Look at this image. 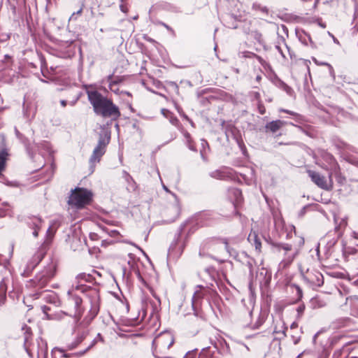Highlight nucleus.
I'll return each mask as SVG.
<instances>
[{"label":"nucleus","mask_w":358,"mask_h":358,"mask_svg":"<svg viewBox=\"0 0 358 358\" xmlns=\"http://www.w3.org/2000/svg\"><path fill=\"white\" fill-rule=\"evenodd\" d=\"M87 94L96 114L114 120L120 117L121 113L118 107L111 100L103 96L97 91H87Z\"/></svg>","instance_id":"obj_1"},{"label":"nucleus","mask_w":358,"mask_h":358,"mask_svg":"<svg viewBox=\"0 0 358 358\" xmlns=\"http://www.w3.org/2000/svg\"><path fill=\"white\" fill-rule=\"evenodd\" d=\"M92 196L93 194L91 191L87 189L77 187L71 190L68 203L76 208H83L86 205L90 203Z\"/></svg>","instance_id":"obj_2"},{"label":"nucleus","mask_w":358,"mask_h":358,"mask_svg":"<svg viewBox=\"0 0 358 358\" xmlns=\"http://www.w3.org/2000/svg\"><path fill=\"white\" fill-rule=\"evenodd\" d=\"M82 299L73 295L70 291L68 292V296L64 301V313L70 316L78 317L82 313Z\"/></svg>","instance_id":"obj_3"},{"label":"nucleus","mask_w":358,"mask_h":358,"mask_svg":"<svg viewBox=\"0 0 358 358\" xmlns=\"http://www.w3.org/2000/svg\"><path fill=\"white\" fill-rule=\"evenodd\" d=\"M173 338L169 334H163L159 336L153 341L155 352L164 355L173 345Z\"/></svg>","instance_id":"obj_4"},{"label":"nucleus","mask_w":358,"mask_h":358,"mask_svg":"<svg viewBox=\"0 0 358 358\" xmlns=\"http://www.w3.org/2000/svg\"><path fill=\"white\" fill-rule=\"evenodd\" d=\"M307 173L311 180L319 187L325 190H331L333 189L332 174L329 175V179L321 175L320 173L312 170H308Z\"/></svg>","instance_id":"obj_5"},{"label":"nucleus","mask_w":358,"mask_h":358,"mask_svg":"<svg viewBox=\"0 0 358 358\" xmlns=\"http://www.w3.org/2000/svg\"><path fill=\"white\" fill-rule=\"evenodd\" d=\"M55 275V266L51 265L50 268L38 274L35 279L36 286L43 287L50 278Z\"/></svg>","instance_id":"obj_6"},{"label":"nucleus","mask_w":358,"mask_h":358,"mask_svg":"<svg viewBox=\"0 0 358 358\" xmlns=\"http://www.w3.org/2000/svg\"><path fill=\"white\" fill-rule=\"evenodd\" d=\"M46 253V248L42 245L27 262V271H31L42 260Z\"/></svg>","instance_id":"obj_7"},{"label":"nucleus","mask_w":358,"mask_h":358,"mask_svg":"<svg viewBox=\"0 0 358 358\" xmlns=\"http://www.w3.org/2000/svg\"><path fill=\"white\" fill-rule=\"evenodd\" d=\"M106 145L107 143L104 140H99L90 158L91 162H99L100 160L101 156L105 153Z\"/></svg>","instance_id":"obj_8"},{"label":"nucleus","mask_w":358,"mask_h":358,"mask_svg":"<svg viewBox=\"0 0 358 358\" xmlns=\"http://www.w3.org/2000/svg\"><path fill=\"white\" fill-rule=\"evenodd\" d=\"M285 125V122L284 121L278 120L268 122L265 126V129L266 131L275 133Z\"/></svg>","instance_id":"obj_9"},{"label":"nucleus","mask_w":358,"mask_h":358,"mask_svg":"<svg viewBox=\"0 0 358 358\" xmlns=\"http://www.w3.org/2000/svg\"><path fill=\"white\" fill-rule=\"evenodd\" d=\"M248 239L250 241H254V245H255L256 250L258 252H260L261 248H262V243H261L260 241L259 240V238H257V236L255 234H250L249 237H248Z\"/></svg>","instance_id":"obj_10"},{"label":"nucleus","mask_w":358,"mask_h":358,"mask_svg":"<svg viewBox=\"0 0 358 358\" xmlns=\"http://www.w3.org/2000/svg\"><path fill=\"white\" fill-rule=\"evenodd\" d=\"M280 20L285 22H291L294 20H298V17L296 15H293L290 13H282L280 15H279Z\"/></svg>","instance_id":"obj_11"},{"label":"nucleus","mask_w":358,"mask_h":358,"mask_svg":"<svg viewBox=\"0 0 358 358\" xmlns=\"http://www.w3.org/2000/svg\"><path fill=\"white\" fill-rule=\"evenodd\" d=\"M6 160V154L5 152L0 153V176L3 171Z\"/></svg>","instance_id":"obj_12"},{"label":"nucleus","mask_w":358,"mask_h":358,"mask_svg":"<svg viewBox=\"0 0 358 358\" xmlns=\"http://www.w3.org/2000/svg\"><path fill=\"white\" fill-rule=\"evenodd\" d=\"M184 136H185V138H186L187 143V145H188V146H189V148L190 150H195V148H194V145L192 144V143H191V141H192V140H191L190 134H189V133H187V132H185V133L184 134Z\"/></svg>","instance_id":"obj_13"},{"label":"nucleus","mask_w":358,"mask_h":358,"mask_svg":"<svg viewBox=\"0 0 358 358\" xmlns=\"http://www.w3.org/2000/svg\"><path fill=\"white\" fill-rule=\"evenodd\" d=\"M278 248L279 252L283 250L285 252V254H286L287 252L290 251L292 250V246L288 244L280 245L278 246Z\"/></svg>","instance_id":"obj_14"},{"label":"nucleus","mask_w":358,"mask_h":358,"mask_svg":"<svg viewBox=\"0 0 358 358\" xmlns=\"http://www.w3.org/2000/svg\"><path fill=\"white\" fill-rule=\"evenodd\" d=\"M336 177L338 182H339L340 184H343L345 182V178L342 176L340 171H337L336 173Z\"/></svg>","instance_id":"obj_15"},{"label":"nucleus","mask_w":358,"mask_h":358,"mask_svg":"<svg viewBox=\"0 0 358 358\" xmlns=\"http://www.w3.org/2000/svg\"><path fill=\"white\" fill-rule=\"evenodd\" d=\"M41 220L40 218H38V217H34V220H33V225L35 228L36 229H39L40 227V225H41Z\"/></svg>","instance_id":"obj_16"},{"label":"nucleus","mask_w":358,"mask_h":358,"mask_svg":"<svg viewBox=\"0 0 358 358\" xmlns=\"http://www.w3.org/2000/svg\"><path fill=\"white\" fill-rule=\"evenodd\" d=\"M325 159L330 164H335L336 166L337 164L335 163V161H334V157H332V155H326L325 156Z\"/></svg>","instance_id":"obj_17"},{"label":"nucleus","mask_w":358,"mask_h":358,"mask_svg":"<svg viewBox=\"0 0 358 358\" xmlns=\"http://www.w3.org/2000/svg\"><path fill=\"white\" fill-rule=\"evenodd\" d=\"M252 8L255 10L257 9H261L263 12H266L267 11V9L266 7H261L260 5L257 4V3H253V6H252Z\"/></svg>","instance_id":"obj_18"},{"label":"nucleus","mask_w":358,"mask_h":358,"mask_svg":"<svg viewBox=\"0 0 358 358\" xmlns=\"http://www.w3.org/2000/svg\"><path fill=\"white\" fill-rule=\"evenodd\" d=\"M258 109H259V112L263 115L266 112V109H265V107L262 104V103H259L258 105Z\"/></svg>","instance_id":"obj_19"},{"label":"nucleus","mask_w":358,"mask_h":358,"mask_svg":"<svg viewBox=\"0 0 358 358\" xmlns=\"http://www.w3.org/2000/svg\"><path fill=\"white\" fill-rule=\"evenodd\" d=\"M81 12H82V9H80L79 10H78V11H77V13H73V14H72V15L70 17L69 20H70V21H71V20H76L77 19H76V15H78V14H80V13H81Z\"/></svg>","instance_id":"obj_20"},{"label":"nucleus","mask_w":358,"mask_h":358,"mask_svg":"<svg viewBox=\"0 0 358 358\" xmlns=\"http://www.w3.org/2000/svg\"><path fill=\"white\" fill-rule=\"evenodd\" d=\"M280 111L284 112L287 114H289V115H294L293 112L288 110L281 109Z\"/></svg>","instance_id":"obj_21"},{"label":"nucleus","mask_w":358,"mask_h":358,"mask_svg":"<svg viewBox=\"0 0 358 358\" xmlns=\"http://www.w3.org/2000/svg\"><path fill=\"white\" fill-rule=\"evenodd\" d=\"M299 340H300V338H299V337L294 338V343L295 345H296V344H297V343H299Z\"/></svg>","instance_id":"obj_22"},{"label":"nucleus","mask_w":358,"mask_h":358,"mask_svg":"<svg viewBox=\"0 0 358 358\" xmlns=\"http://www.w3.org/2000/svg\"><path fill=\"white\" fill-rule=\"evenodd\" d=\"M304 310V307L300 306L298 308L297 310L299 313H302Z\"/></svg>","instance_id":"obj_23"},{"label":"nucleus","mask_w":358,"mask_h":358,"mask_svg":"<svg viewBox=\"0 0 358 358\" xmlns=\"http://www.w3.org/2000/svg\"><path fill=\"white\" fill-rule=\"evenodd\" d=\"M38 229L35 228L34 231L33 232L34 236L36 237L38 236Z\"/></svg>","instance_id":"obj_24"},{"label":"nucleus","mask_w":358,"mask_h":358,"mask_svg":"<svg viewBox=\"0 0 358 358\" xmlns=\"http://www.w3.org/2000/svg\"><path fill=\"white\" fill-rule=\"evenodd\" d=\"M115 84V82H111V83H110V85H109V87H110V89L111 90H113V86Z\"/></svg>","instance_id":"obj_25"},{"label":"nucleus","mask_w":358,"mask_h":358,"mask_svg":"<svg viewBox=\"0 0 358 358\" xmlns=\"http://www.w3.org/2000/svg\"><path fill=\"white\" fill-rule=\"evenodd\" d=\"M61 103H62V105L63 106H66V101H64V100H63V101H61Z\"/></svg>","instance_id":"obj_26"},{"label":"nucleus","mask_w":358,"mask_h":358,"mask_svg":"<svg viewBox=\"0 0 358 358\" xmlns=\"http://www.w3.org/2000/svg\"><path fill=\"white\" fill-rule=\"evenodd\" d=\"M261 78H262L261 76H257L256 78L257 81H259L261 80Z\"/></svg>","instance_id":"obj_27"},{"label":"nucleus","mask_w":358,"mask_h":358,"mask_svg":"<svg viewBox=\"0 0 358 358\" xmlns=\"http://www.w3.org/2000/svg\"><path fill=\"white\" fill-rule=\"evenodd\" d=\"M255 97H256L257 99H259V94L258 92H257V93L255 94Z\"/></svg>","instance_id":"obj_28"},{"label":"nucleus","mask_w":358,"mask_h":358,"mask_svg":"<svg viewBox=\"0 0 358 358\" xmlns=\"http://www.w3.org/2000/svg\"><path fill=\"white\" fill-rule=\"evenodd\" d=\"M235 194H241V192H239V190L236 189V190H235Z\"/></svg>","instance_id":"obj_29"},{"label":"nucleus","mask_w":358,"mask_h":358,"mask_svg":"<svg viewBox=\"0 0 358 358\" xmlns=\"http://www.w3.org/2000/svg\"><path fill=\"white\" fill-rule=\"evenodd\" d=\"M164 189L165 191L169 192V190L168 189V188L166 186H164Z\"/></svg>","instance_id":"obj_30"},{"label":"nucleus","mask_w":358,"mask_h":358,"mask_svg":"<svg viewBox=\"0 0 358 358\" xmlns=\"http://www.w3.org/2000/svg\"><path fill=\"white\" fill-rule=\"evenodd\" d=\"M357 233H356V232H354V233H353V236H354L355 238H357Z\"/></svg>","instance_id":"obj_31"},{"label":"nucleus","mask_w":358,"mask_h":358,"mask_svg":"<svg viewBox=\"0 0 358 358\" xmlns=\"http://www.w3.org/2000/svg\"><path fill=\"white\" fill-rule=\"evenodd\" d=\"M3 282H2L1 285V289H4V288H3Z\"/></svg>","instance_id":"obj_32"},{"label":"nucleus","mask_w":358,"mask_h":358,"mask_svg":"<svg viewBox=\"0 0 358 358\" xmlns=\"http://www.w3.org/2000/svg\"><path fill=\"white\" fill-rule=\"evenodd\" d=\"M294 256H292V257L290 258L289 261H290V262H292V261L293 260V259H294Z\"/></svg>","instance_id":"obj_33"},{"label":"nucleus","mask_w":358,"mask_h":358,"mask_svg":"<svg viewBox=\"0 0 358 358\" xmlns=\"http://www.w3.org/2000/svg\"><path fill=\"white\" fill-rule=\"evenodd\" d=\"M323 28H325L324 24H320Z\"/></svg>","instance_id":"obj_34"},{"label":"nucleus","mask_w":358,"mask_h":358,"mask_svg":"<svg viewBox=\"0 0 358 358\" xmlns=\"http://www.w3.org/2000/svg\"><path fill=\"white\" fill-rule=\"evenodd\" d=\"M78 278H83L82 275L78 276Z\"/></svg>","instance_id":"obj_35"}]
</instances>
